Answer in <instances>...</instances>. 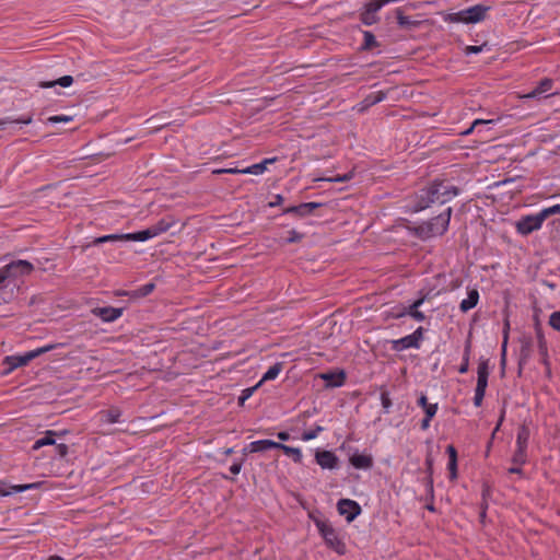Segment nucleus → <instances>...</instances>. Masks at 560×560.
Wrapping results in <instances>:
<instances>
[{
	"label": "nucleus",
	"mask_w": 560,
	"mask_h": 560,
	"mask_svg": "<svg viewBox=\"0 0 560 560\" xmlns=\"http://www.w3.org/2000/svg\"><path fill=\"white\" fill-rule=\"evenodd\" d=\"M459 194V188L443 179H434L428 186L419 189L412 201V211L420 212L433 203L444 205Z\"/></svg>",
	"instance_id": "f257e3e1"
},
{
	"label": "nucleus",
	"mask_w": 560,
	"mask_h": 560,
	"mask_svg": "<svg viewBox=\"0 0 560 560\" xmlns=\"http://www.w3.org/2000/svg\"><path fill=\"white\" fill-rule=\"evenodd\" d=\"M452 212V207H447L439 215L421 222L415 228L416 234L422 240L443 235L448 229Z\"/></svg>",
	"instance_id": "f03ea898"
},
{
	"label": "nucleus",
	"mask_w": 560,
	"mask_h": 560,
	"mask_svg": "<svg viewBox=\"0 0 560 560\" xmlns=\"http://www.w3.org/2000/svg\"><path fill=\"white\" fill-rule=\"evenodd\" d=\"M316 526L324 538L326 545L338 555H345L347 551L346 544L339 537L337 530L327 522H317Z\"/></svg>",
	"instance_id": "7ed1b4c3"
},
{
	"label": "nucleus",
	"mask_w": 560,
	"mask_h": 560,
	"mask_svg": "<svg viewBox=\"0 0 560 560\" xmlns=\"http://www.w3.org/2000/svg\"><path fill=\"white\" fill-rule=\"evenodd\" d=\"M56 347H57L56 345H47V346L34 349L32 351H28L22 355H8L4 358V364L8 365V372H11L14 369L26 365L28 362H31L35 358H37L46 352H49L50 350L55 349Z\"/></svg>",
	"instance_id": "20e7f679"
},
{
	"label": "nucleus",
	"mask_w": 560,
	"mask_h": 560,
	"mask_svg": "<svg viewBox=\"0 0 560 560\" xmlns=\"http://www.w3.org/2000/svg\"><path fill=\"white\" fill-rule=\"evenodd\" d=\"M424 328L422 326L418 327L412 334L407 335L402 338L395 339L390 341V348L393 351H402L406 349L415 348L419 349L421 341L424 337Z\"/></svg>",
	"instance_id": "39448f33"
},
{
	"label": "nucleus",
	"mask_w": 560,
	"mask_h": 560,
	"mask_svg": "<svg viewBox=\"0 0 560 560\" xmlns=\"http://www.w3.org/2000/svg\"><path fill=\"white\" fill-rule=\"evenodd\" d=\"M542 225V222L540 220V217H538L537 213L535 214H527L521 217L515 222V230L516 232L522 236H527L530 233L538 231Z\"/></svg>",
	"instance_id": "423d86ee"
},
{
	"label": "nucleus",
	"mask_w": 560,
	"mask_h": 560,
	"mask_svg": "<svg viewBox=\"0 0 560 560\" xmlns=\"http://www.w3.org/2000/svg\"><path fill=\"white\" fill-rule=\"evenodd\" d=\"M337 510L349 523L359 516L362 511L360 504L351 499H340L337 503Z\"/></svg>",
	"instance_id": "0eeeda50"
},
{
	"label": "nucleus",
	"mask_w": 560,
	"mask_h": 560,
	"mask_svg": "<svg viewBox=\"0 0 560 560\" xmlns=\"http://www.w3.org/2000/svg\"><path fill=\"white\" fill-rule=\"evenodd\" d=\"M382 9L378 2L371 0L364 4L360 12V21L364 25H373L380 21L377 12Z\"/></svg>",
	"instance_id": "6e6552de"
},
{
	"label": "nucleus",
	"mask_w": 560,
	"mask_h": 560,
	"mask_svg": "<svg viewBox=\"0 0 560 560\" xmlns=\"http://www.w3.org/2000/svg\"><path fill=\"white\" fill-rule=\"evenodd\" d=\"M490 375V366L489 359L481 357L478 362L477 369V385L475 392H480L486 394V389L488 387V378Z\"/></svg>",
	"instance_id": "1a4fd4ad"
},
{
	"label": "nucleus",
	"mask_w": 560,
	"mask_h": 560,
	"mask_svg": "<svg viewBox=\"0 0 560 560\" xmlns=\"http://www.w3.org/2000/svg\"><path fill=\"white\" fill-rule=\"evenodd\" d=\"M4 268L10 279L30 275L34 269L30 261L22 259L11 261L10 264L5 265Z\"/></svg>",
	"instance_id": "9d476101"
},
{
	"label": "nucleus",
	"mask_w": 560,
	"mask_h": 560,
	"mask_svg": "<svg viewBox=\"0 0 560 560\" xmlns=\"http://www.w3.org/2000/svg\"><path fill=\"white\" fill-rule=\"evenodd\" d=\"M323 206L320 202H304L298 206L287 207L282 210L283 214H294L299 218H305L313 213L315 209Z\"/></svg>",
	"instance_id": "9b49d317"
},
{
	"label": "nucleus",
	"mask_w": 560,
	"mask_h": 560,
	"mask_svg": "<svg viewBox=\"0 0 560 560\" xmlns=\"http://www.w3.org/2000/svg\"><path fill=\"white\" fill-rule=\"evenodd\" d=\"M315 459L323 469H336L339 463V458L331 451H317Z\"/></svg>",
	"instance_id": "f8f14e48"
},
{
	"label": "nucleus",
	"mask_w": 560,
	"mask_h": 560,
	"mask_svg": "<svg viewBox=\"0 0 560 560\" xmlns=\"http://www.w3.org/2000/svg\"><path fill=\"white\" fill-rule=\"evenodd\" d=\"M93 314L97 317H100L105 323H112L118 319L124 312V308L121 307H112V306H104V307H96L93 311Z\"/></svg>",
	"instance_id": "ddd939ff"
},
{
	"label": "nucleus",
	"mask_w": 560,
	"mask_h": 560,
	"mask_svg": "<svg viewBox=\"0 0 560 560\" xmlns=\"http://www.w3.org/2000/svg\"><path fill=\"white\" fill-rule=\"evenodd\" d=\"M553 81L549 78H545L539 81L538 85L532 90L529 93H526L521 96V98H541L544 97V94L549 92L552 89ZM553 95V93H550L548 95H545V97H549Z\"/></svg>",
	"instance_id": "4468645a"
},
{
	"label": "nucleus",
	"mask_w": 560,
	"mask_h": 560,
	"mask_svg": "<svg viewBox=\"0 0 560 560\" xmlns=\"http://www.w3.org/2000/svg\"><path fill=\"white\" fill-rule=\"evenodd\" d=\"M350 464L355 469H363L369 470L374 465V459L371 454L362 453L360 454L358 451H355L350 457H349Z\"/></svg>",
	"instance_id": "2eb2a0df"
},
{
	"label": "nucleus",
	"mask_w": 560,
	"mask_h": 560,
	"mask_svg": "<svg viewBox=\"0 0 560 560\" xmlns=\"http://www.w3.org/2000/svg\"><path fill=\"white\" fill-rule=\"evenodd\" d=\"M489 10V5L478 3L476 5L465 9V14L468 19L469 24H475L483 21Z\"/></svg>",
	"instance_id": "dca6fc26"
},
{
	"label": "nucleus",
	"mask_w": 560,
	"mask_h": 560,
	"mask_svg": "<svg viewBox=\"0 0 560 560\" xmlns=\"http://www.w3.org/2000/svg\"><path fill=\"white\" fill-rule=\"evenodd\" d=\"M65 433H66L65 431L58 432V431H54V430H47L43 438L35 441L32 448L34 451H36L43 446L55 445L56 438L62 436Z\"/></svg>",
	"instance_id": "f3484780"
},
{
	"label": "nucleus",
	"mask_w": 560,
	"mask_h": 560,
	"mask_svg": "<svg viewBox=\"0 0 560 560\" xmlns=\"http://www.w3.org/2000/svg\"><path fill=\"white\" fill-rule=\"evenodd\" d=\"M320 378L324 380L328 386L340 387L346 381V373L342 370L338 372H327L320 374Z\"/></svg>",
	"instance_id": "a211bd4d"
},
{
	"label": "nucleus",
	"mask_w": 560,
	"mask_h": 560,
	"mask_svg": "<svg viewBox=\"0 0 560 560\" xmlns=\"http://www.w3.org/2000/svg\"><path fill=\"white\" fill-rule=\"evenodd\" d=\"M425 471L428 474L425 478V487L428 494L430 497V500L432 501L434 499V488H433V457L431 454H428L425 457Z\"/></svg>",
	"instance_id": "6ab92c4d"
},
{
	"label": "nucleus",
	"mask_w": 560,
	"mask_h": 560,
	"mask_svg": "<svg viewBox=\"0 0 560 560\" xmlns=\"http://www.w3.org/2000/svg\"><path fill=\"white\" fill-rule=\"evenodd\" d=\"M446 453L448 455L447 469L450 471V479L454 480L457 478V451L455 446L451 444L446 447Z\"/></svg>",
	"instance_id": "aec40b11"
},
{
	"label": "nucleus",
	"mask_w": 560,
	"mask_h": 560,
	"mask_svg": "<svg viewBox=\"0 0 560 560\" xmlns=\"http://www.w3.org/2000/svg\"><path fill=\"white\" fill-rule=\"evenodd\" d=\"M176 221L172 217L162 218L155 224L151 225L152 233L155 236H159L165 232H167L173 225H175Z\"/></svg>",
	"instance_id": "412c9836"
},
{
	"label": "nucleus",
	"mask_w": 560,
	"mask_h": 560,
	"mask_svg": "<svg viewBox=\"0 0 560 560\" xmlns=\"http://www.w3.org/2000/svg\"><path fill=\"white\" fill-rule=\"evenodd\" d=\"M387 94L384 91H377L370 93L365 96V98L360 103V110H364L377 103L383 102L386 98Z\"/></svg>",
	"instance_id": "4be33fe9"
},
{
	"label": "nucleus",
	"mask_w": 560,
	"mask_h": 560,
	"mask_svg": "<svg viewBox=\"0 0 560 560\" xmlns=\"http://www.w3.org/2000/svg\"><path fill=\"white\" fill-rule=\"evenodd\" d=\"M98 415L103 423L113 424L119 422L121 417V410L119 408L112 407L107 410L100 411Z\"/></svg>",
	"instance_id": "5701e85b"
},
{
	"label": "nucleus",
	"mask_w": 560,
	"mask_h": 560,
	"mask_svg": "<svg viewBox=\"0 0 560 560\" xmlns=\"http://www.w3.org/2000/svg\"><path fill=\"white\" fill-rule=\"evenodd\" d=\"M396 18L401 28L413 30L421 24L420 21L412 20L410 16L405 15L401 9H396Z\"/></svg>",
	"instance_id": "b1692460"
},
{
	"label": "nucleus",
	"mask_w": 560,
	"mask_h": 560,
	"mask_svg": "<svg viewBox=\"0 0 560 560\" xmlns=\"http://www.w3.org/2000/svg\"><path fill=\"white\" fill-rule=\"evenodd\" d=\"M479 301V292L476 289H472L468 292L467 298L464 299L459 304V310L463 313H466L474 308Z\"/></svg>",
	"instance_id": "393cba45"
},
{
	"label": "nucleus",
	"mask_w": 560,
	"mask_h": 560,
	"mask_svg": "<svg viewBox=\"0 0 560 560\" xmlns=\"http://www.w3.org/2000/svg\"><path fill=\"white\" fill-rule=\"evenodd\" d=\"M154 235L152 233L151 228L149 226L145 230L133 232V233H126L124 234L125 242H145L150 238H153Z\"/></svg>",
	"instance_id": "a878e982"
},
{
	"label": "nucleus",
	"mask_w": 560,
	"mask_h": 560,
	"mask_svg": "<svg viewBox=\"0 0 560 560\" xmlns=\"http://www.w3.org/2000/svg\"><path fill=\"white\" fill-rule=\"evenodd\" d=\"M73 83V78L71 75H63L57 80L52 81H40L38 82V86L43 89L52 88L55 85H60L62 88H68Z\"/></svg>",
	"instance_id": "bb28decb"
},
{
	"label": "nucleus",
	"mask_w": 560,
	"mask_h": 560,
	"mask_svg": "<svg viewBox=\"0 0 560 560\" xmlns=\"http://www.w3.org/2000/svg\"><path fill=\"white\" fill-rule=\"evenodd\" d=\"M271 440H258L252 442L247 447L243 450L244 455L247 454V452L250 453H258V452H265L267 450H270Z\"/></svg>",
	"instance_id": "cd10ccee"
},
{
	"label": "nucleus",
	"mask_w": 560,
	"mask_h": 560,
	"mask_svg": "<svg viewBox=\"0 0 560 560\" xmlns=\"http://www.w3.org/2000/svg\"><path fill=\"white\" fill-rule=\"evenodd\" d=\"M275 161H276V158L265 159L260 163L253 164V165L242 170V174H254V175L262 174L267 168V164L273 163Z\"/></svg>",
	"instance_id": "c85d7f7f"
},
{
	"label": "nucleus",
	"mask_w": 560,
	"mask_h": 560,
	"mask_svg": "<svg viewBox=\"0 0 560 560\" xmlns=\"http://www.w3.org/2000/svg\"><path fill=\"white\" fill-rule=\"evenodd\" d=\"M530 351H532V340H530V338H524L522 340V346H521V350H520V360H518L520 366H522L524 363L527 362V360L530 357Z\"/></svg>",
	"instance_id": "c756f323"
},
{
	"label": "nucleus",
	"mask_w": 560,
	"mask_h": 560,
	"mask_svg": "<svg viewBox=\"0 0 560 560\" xmlns=\"http://www.w3.org/2000/svg\"><path fill=\"white\" fill-rule=\"evenodd\" d=\"M282 362H277L273 365H271L262 375L261 380L259 381V384H261L262 382L272 381L277 378L280 372L282 371Z\"/></svg>",
	"instance_id": "7c9ffc66"
},
{
	"label": "nucleus",
	"mask_w": 560,
	"mask_h": 560,
	"mask_svg": "<svg viewBox=\"0 0 560 560\" xmlns=\"http://www.w3.org/2000/svg\"><path fill=\"white\" fill-rule=\"evenodd\" d=\"M364 42L361 45V50H372L380 46V43L376 40L374 34L370 31H363Z\"/></svg>",
	"instance_id": "2f4dec72"
},
{
	"label": "nucleus",
	"mask_w": 560,
	"mask_h": 560,
	"mask_svg": "<svg viewBox=\"0 0 560 560\" xmlns=\"http://www.w3.org/2000/svg\"><path fill=\"white\" fill-rule=\"evenodd\" d=\"M529 435H530V432H529L528 427L525 424H522L517 430L516 446L527 447Z\"/></svg>",
	"instance_id": "473e14b6"
},
{
	"label": "nucleus",
	"mask_w": 560,
	"mask_h": 560,
	"mask_svg": "<svg viewBox=\"0 0 560 560\" xmlns=\"http://www.w3.org/2000/svg\"><path fill=\"white\" fill-rule=\"evenodd\" d=\"M527 462V447L516 446V450L512 456V463L514 465L522 466Z\"/></svg>",
	"instance_id": "72a5a7b5"
},
{
	"label": "nucleus",
	"mask_w": 560,
	"mask_h": 560,
	"mask_svg": "<svg viewBox=\"0 0 560 560\" xmlns=\"http://www.w3.org/2000/svg\"><path fill=\"white\" fill-rule=\"evenodd\" d=\"M417 404L419 407H421L424 411L425 415H428V411L431 409L433 410V415L435 416L436 412H438V409H439V405L435 402V404H430L428 402V398H427V395L421 393L420 397L418 398L417 400Z\"/></svg>",
	"instance_id": "f704fd0d"
},
{
	"label": "nucleus",
	"mask_w": 560,
	"mask_h": 560,
	"mask_svg": "<svg viewBox=\"0 0 560 560\" xmlns=\"http://www.w3.org/2000/svg\"><path fill=\"white\" fill-rule=\"evenodd\" d=\"M282 452L287 456L291 457L294 463H296V464L302 463L303 455H302L301 448L285 445L284 447H282Z\"/></svg>",
	"instance_id": "c9c22d12"
},
{
	"label": "nucleus",
	"mask_w": 560,
	"mask_h": 560,
	"mask_svg": "<svg viewBox=\"0 0 560 560\" xmlns=\"http://www.w3.org/2000/svg\"><path fill=\"white\" fill-rule=\"evenodd\" d=\"M537 342H538V352L540 357H546L548 347L547 341L545 339L544 332L539 326L536 327Z\"/></svg>",
	"instance_id": "e433bc0d"
},
{
	"label": "nucleus",
	"mask_w": 560,
	"mask_h": 560,
	"mask_svg": "<svg viewBox=\"0 0 560 560\" xmlns=\"http://www.w3.org/2000/svg\"><path fill=\"white\" fill-rule=\"evenodd\" d=\"M154 288H155V284L153 282L145 283V284L139 287L137 290H135L131 293V296L144 298V296L149 295L154 290Z\"/></svg>",
	"instance_id": "4c0bfd02"
},
{
	"label": "nucleus",
	"mask_w": 560,
	"mask_h": 560,
	"mask_svg": "<svg viewBox=\"0 0 560 560\" xmlns=\"http://www.w3.org/2000/svg\"><path fill=\"white\" fill-rule=\"evenodd\" d=\"M419 308L417 306L412 305V303H411L408 307H405V306L396 307L395 311L392 313V315L394 318H400L406 315L411 316V313L417 312Z\"/></svg>",
	"instance_id": "58836bf2"
},
{
	"label": "nucleus",
	"mask_w": 560,
	"mask_h": 560,
	"mask_svg": "<svg viewBox=\"0 0 560 560\" xmlns=\"http://www.w3.org/2000/svg\"><path fill=\"white\" fill-rule=\"evenodd\" d=\"M36 487H37L36 483L15 485V486L11 487V491H3V490L0 489V494L1 495H10L12 493H21V492H24L25 490L33 489V488H36Z\"/></svg>",
	"instance_id": "ea45409f"
},
{
	"label": "nucleus",
	"mask_w": 560,
	"mask_h": 560,
	"mask_svg": "<svg viewBox=\"0 0 560 560\" xmlns=\"http://www.w3.org/2000/svg\"><path fill=\"white\" fill-rule=\"evenodd\" d=\"M537 214H538V217H540V220L544 223V221L547 218H549L550 215L560 214V205L557 203L551 207L545 208L541 211H539Z\"/></svg>",
	"instance_id": "a19ab883"
},
{
	"label": "nucleus",
	"mask_w": 560,
	"mask_h": 560,
	"mask_svg": "<svg viewBox=\"0 0 560 560\" xmlns=\"http://www.w3.org/2000/svg\"><path fill=\"white\" fill-rule=\"evenodd\" d=\"M445 20L452 23L469 24L468 19L465 14V9L458 12L450 13Z\"/></svg>",
	"instance_id": "79ce46f5"
},
{
	"label": "nucleus",
	"mask_w": 560,
	"mask_h": 560,
	"mask_svg": "<svg viewBox=\"0 0 560 560\" xmlns=\"http://www.w3.org/2000/svg\"><path fill=\"white\" fill-rule=\"evenodd\" d=\"M118 241L125 242L124 234H108V235L100 236L93 241V244L97 245V244H102V243L118 242Z\"/></svg>",
	"instance_id": "37998d69"
},
{
	"label": "nucleus",
	"mask_w": 560,
	"mask_h": 560,
	"mask_svg": "<svg viewBox=\"0 0 560 560\" xmlns=\"http://www.w3.org/2000/svg\"><path fill=\"white\" fill-rule=\"evenodd\" d=\"M324 431V428L322 425H315L314 429L312 430H308V431H304L302 433V440L303 441H311V440H314L315 438H317V435Z\"/></svg>",
	"instance_id": "c03bdc74"
},
{
	"label": "nucleus",
	"mask_w": 560,
	"mask_h": 560,
	"mask_svg": "<svg viewBox=\"0 0 560 560\" xmlns=\"http://www.w3.org/2000/svg\"><path fill=\"white\" fill-rule=\"evenodd\" d=\"M352 177H353V173L349 172V173L343 174V175H337V176H334V177L320 178L319 180H326V182H330V183H343V182L350 180Z\"/></svg>",
	"instance_id": "a18cd8bd"
},
{
	"label": "nucleus",
	"mask_w": 560,
	"mask_h": 560,
	"mask_svg": "<svg viewBox=\"0 0 560 560\" xmlns=\"http://www.w3.org/2000/svg\"><path fill=\"white\" fill-rule=\"evenodd\" d=\"M381 402H382V407L384 409V413H388L389 409L393 405L388 392L384 390L381 393Z\"/></svg>",
	"instance_id": "49530a36"
},
{
	"label": "nucleus",
	"mask_w": 560,
	"mask_h": 560,
	"mask_svg": "<svg viewBox=\"0 0 560 560\" xmlns=\"http://www.w3.org/2000/svg\"><path fill=\"white\" fill-rule=\"evenodd\" d=\"M260 384L258 383L257 385H255L253 387L243 389L241 396L238 397V404L243 405L245 402V400H247L254 394V392L257 389V387Z\"/></svg>",
	"instance_id": "de8ad7c7"
},
{
	"label": "nucleus",
	"mask_w": 560,
	"mask_h": 560,
	"mask_svg": "<svg viewBox=\"0 0 560 560\" xmlns=\"http://www.w3.org/2000/svg\"><path fill=\"white\" fill-rule=\"evenodd\" d=\"M495 120L493 119H476L472 125L470 126V128H468L467 130L463 131L462 135L464 136H467V135H470L472 132V130L478 127L479 125H489V124H494Z\"/></svg>",
	"instance_id": "09e8293b"
},
{
	"label": "nucleus",
	"mask_w": 560,
	"mask_h": 560,
	"mask_svg": "<svg viewBox=\"0 0 560 560\" xmlns=\"http://www.w3.org/2000/svg\"><path fill=\"white\" fill-rule=\"evenodd\" d=\"M549 325L557 331H560V311L553 312L549 317Z\"/></svg>",
	"instance_id": "8fccbe9b"
},
{
	"label": "nucleus",
	"mask_w": 560,
	"mask_h": 560,
	"mask_svg": "<svg viewBox=\"0 0 560 560\" xmlns=\"http://www.w3.org/2000/svg\"><path fill=\"white\" fill-rule=\"evenodd\" d=\"M303 237H304L303 233H300L295 230H291L289 232V237L285 240V243L287 244L299 243L302 241Z\"/></svg>",
	"instance_id": "3c124183"
},
{
	"label": "nucleus",
	"mask_w": 560,
	"mask_h": 560,
	"mask_svg": "<svg viewBox=\"0 0 560 560\" xmlns=\"http://www.w3.org/2000/svg\"><path fill=\"white\" fill-rule=\"evenodd\" d=\"M73 119L72 116H68V115H56V116H50L47 120L48 122L50 124H58V122H69Z\"/></svg>",
	"instance_id": "603ef678"
},
{
	"label": "nucleus",
	"mask_w": 560,
	"mask_h": 560,
	"mask_svg": "<svg viewBox=\"0 0 560 560\" xmlns=\"http://www.w3.org/2000/svg\"><path fill=\"white\" fill-rule=\"evenodd\" d=\"M433 418H434L433 410L430 409L428 411V415H425L421 421V424H420L421 430H423V431L428 430L430 427V422Z\"/></svg>",
	"instance_id": "864d4df0"
},
{
	"label": "nucleus",
	"mask_w": 560,
	"mask_h": 560,
	"mask_svg": "<svg viewBox=\"0 0 560 560\" xmlns=\"http://www.w3.org/2000/svg\"><path fill=\"white\" fill-rule=\"evenodd\" d=\"M509 329H510V324L506 320L505 325H504V331H503L504 332V339H503V345H502V363L505 362V350H506Z\"/></svg>",
	"instance_id": "5fc2aeb1"
},
{
	"label": "nucleus",
	"mask_w": 560,
	"mask_h": 560,
	"mask_svg": "<svg viewBox=\"0 0 560 560\" xmlns=\"http://www.w3.org/2000/svg\"><path fill=\"white\" fill-rule=\"evenodd\" d=\"M55 446L59 457L65 458L68 455L69 446L67 444L56 442Z\"/></svg>",
	"instance_id": "6e6d98bb"
},
{
	"label": "nucleus",
	"mask_w": 560,
	"mask_h": 560,
	"mask_svg": "<svg viewBox=\"0 0 560 560\" xmlns=\"http://www.w3.org/2000/svg\"><path fill=\"white\" fill-rule=\"evenodd\" d=\"M487 46V44H482V45H479V46H466L465 48V55L466 56H469V55H472V54H479L483 50V48Z\"/></svg>",
	"instance_id": "4d7b16f0"
},
{
	"label": "nucleus",
	"mask_w": 560,
	"mask_h": 560,
	"mask_svg": "<svg viewBox=\"0 0 560 560\" xmlns=\"http://www.w3.org/2000/svg\"><path fill=\"white\" fill-rule=\"evenodd\" d=\"M10 279L4 266L0 268V289L8 287V280Z\"/></svg>",
	"instance_id": "13d9d810"
},
{
	"label": "nucleus",
	"mask_w": 560,
	"mask_h": 560,
	"mask_svg": "<svg viewBox=\"0 0 560 560\" xmlns=\"http://www.w3.org/2000/svg\"><path fill=\"white\" fill-rule=\"evenodd\" d=\"M243 462L244 459H241L238 462H234L231 466H230V471L231 474L233 475H238L241 469H242V466H243Z\"/></svg>",
	"instance_id": "bf43d9fd"
},
{
	"label": "nucleus",
	"mask_w": 560,
	"mask_h": 560,
	"mask_svg": "<svg viewBox=\"0 0 560 560\" xmlns=\"http://www.w3.org/2000/svg\"><path fill=\"white\" fill-rule=\"evenodd\" d=\"M485 393H480L479 390L478 392H475V396H474V405L476 407H480L482 405V400L485 398Z\"/></svg>",
	"instance_id": "052dcab7"
},
{
	"label": "nucleus",
	"mask_w": 560,
	"mask_h": 560,
	"mask_svg": "<svg viewBox=\"0 0 560 560\" xmlns=\"http://www.w3.org/2000/svg\"><path fill=\"white\" fill-rule=\"evenodd\" d=\"M468 370H469V360H467V358H463V362L458 368V372L460 374H465L468 372Z\"/></svg>",
	"instance_id": "680f3d73"
},
{
	"label": "nucleus",
	"mask_w": 560,
	"mask_h": 560,
	"mask_svg": "<svg viewBox=\"0 0 560 560\" xmlns=\"http://www.w3.org/2000/svg\"><path fill=\"white\" fill-rule=\"evenodd\" d=\"M411 317L418 322H423L425 319V315L421 311L412 312Z\"/></svg>",
	"instance_id": "e2e57ef3"
},
{
	"label": "nucleus",
	"mask_w": 560,
	"mask_h": 560,
	"mask_svg": "<svg viewBox=\"0 0 560 560\" xmlns=\"http://www.w3.org/2000/svg\"><path fill=\"white\" fill-rule=\"evenodd\" d=\"M283 200H284V199H283L282 195H279V194H278V195H276V196H275L273 201H270V202H269V207H277V206H280V205L283 202Z\"/></svg>",
	"instance_id": "0e129e2a"
},
{
	"label": "nucleus",
	"mask_w": 560,
	"mask_h": 560,
	"mask_svg": "<svg viewBox=\"0 0 560 560\" xmlns=\"http://www.w3.org/2000/svg\"><path fill=\"white\" fill-rule=\"evenodd\" d=\"M470 350H471V341L468 339L465 343L463 358H467V360H469Z\"/></svg>",
	"instance_id": "69168bd1"
},
{
	"label": "nucleus",
	"mask_w": 560,
	"mask_h": 560,
	"mask_svg": "<svg viewBox=\"0 0 560 560\" xmlns=\"http://www.w3.org/2000/svg\"><path fill=\"white\" fill-rule=\"evenodd\" d=\"M277 438L280 441H288V440H290V434L287 431H280V432L277 433Z\"/></svg>",
	"instance_id": "338daca9"
},
{
	"label": "nucleus",
	"mask_w": 560,
	"mask_h": 560,
	"mask_svg": "<svg viewBox=\"0 0 560 560\" xmlns=\"http://www.w3.org/2000/svg\"><path fill=\"white\" fill-rule=\"evenodd\" d=\"M487 508H488V504L487 503H483L481 505V511L479 513V518H480V522H483L485 518H486V515H487Z\"/></svg>",
	"instance_id": "774afa93"
}]
</instances>
